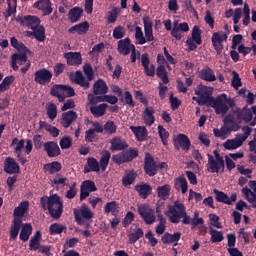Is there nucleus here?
<instances>
[{
  "instance_id": "nucleus-54",
  "label": "nucleus",
  "mask_w": 256,
  "mask_h": 256,
  "mask_svg": "<svg viewBox=\"0 0 256 256\" xmlns=\"http://www.w3.org/2000/svg\"><path fill=\"white\" fill-rule=\"evenodd\" d=\"M238 119H242L245 123H251V119H253V112L250 108H243L238 115Z\"/></svg>"
},
{
  "instance_id": "nucleus-32",
  "label": "nucleus",
  "mask_w": 256,
  "mask_h": 256,
  "mask_svg": "<svg viewBox=\"0 0 256 256\" xmlns=\"http://www.w3.org/2000/svg\"><path fill=\"white\" fill-rule=\"evenodd\" d=\"M101 167L99 166V161L93 157L87 158V166L84 167V173H99Z\"/></svg>"
},
{
  "instance_id": "nucleus-41",
  "label": "nucleus",
  "mask_w": 256,
  "mask_h": 256,
  "mask_svg": "<svg viewBox=\"0 0 256 256\" xmlns=\"http://www.w3.org/2000/svg\"><path fill=\"white\" fill-rule=\"evenodd\" d=\"M62 168L63 166L57 161L50 162L44 165V171L45 173H49V175H55V173H59Z\"/></svg>"
},
{
  "instance_id": "nucleus-53",
  "label": "nucleus",
  "mask_w": 256,
  "mask_h": 256,
  "mask_svg": "<svg viewBox=\"0 0 256 256\" xmlns=\"http://www.w3.org/2000/svg\"><path fill=\"white\" fill-rule=\"evenodd\" d=\"M63 231H67V226L60 223H54L49 228L50 235H61Z\"/></svg>"
},
{
  "instance_id": "nucleus-52",
  "label": "nucleus",
  "mask_w": 256,
  "mask_h": 256,
  "mask_svg": "<svg viewBox=\"0 0 256 256\" xmlns=\"http://www.w3.org/2000/svg\"><path fill=\"white\" fill-rule=\"evenodd\" d=\"M209 233L211 235L210 241L212 243H221V241H223V239H225V237H223V232L218 231V230L214 229L213 227L209 228Z\"/></svg>"
},
{
  "instance_id": "nucleus-3",
  "label": "nucleus",
  "mask_w": 256,
  "mask_h": 256,
  "mask_svg": "<svg viewBox=\"0 0 256 256\" xmlns=\"http://www.w3.org/2000/svg\"><path fill=\"white\" fill-rule=\"evenodd\" d=\"M206 105L208 107H212L216 115H227V113H229V109L235 107V100L227 97V94L223 93L218 95L216 98L212 97L210 102Z\"/></svg>"
},
{
  "instance_id": "nucleus-13",
  "label": "nucleus",
  "mask_w": 256,
  "mask_h": 256,
  "mask_svg": "<svg viewBox=\"0 0 256 256\" xmlns=\"http://www.w3.org/2000/svg\"><path fill=\"white\" fill-rule=\"evenodd\" d=\"M181 31L184 33H187L189 31V24L187 22H183L179 24V21L175 20L173 22V27L171 31L172 37L176 39L177 41H181L183 39V35L181 34Z\"/></svg>"
},
{
  "instance_id": "nucleus-17",
  "label": "nucleus",
  "mask_w": 256,
  "mask_h": 256,
  "mask_svg": "<svg viewBox=\"0 0 256 256\" xmlns=\"http://www.w3.org/2000/svg\"><path fill=\"white\" fill-rule=\"evenodd\" d=\"M64 59L67 61V65L73 67H79L83 63V56L81 52H67L64 54Z\"/></svg>"
},
{
  "instance_id": "nucleus-20",
  "label": "nucleus",
  "mask_w": 256,
  "mask_h": 256,
  "mask_svg": "<svg viewBox=\"0 0 256 256\" xmlns=\"http://www.w3.org/2000/svg\"><path fill=\"white\" fill-rule=\"evenodd\" d=\"M110 150L114 151H125L129 147L125 139L117 136L111 139L110 141Z\"/></svg>"
},
{
  "instance_id": "nucleus-8",
  "label": "nucleus",
  "mask_w": 256,
  "mask_h": 256,
  "mask_svg": "<svg viewBox=\"0 0 256 256\" xmlns=\"http://www.w3.org/2000/svg\"><path fill=\"white\" fill-rule=\"evenodd\" d=\"M74 217L78 225H83V219L89 221L93 217V211L84 203L79 209H74Z\"/></svg>"
},
{
  "instance_id": "nucleus-18",
  "label": "nucleus",
  "mask_w": 256,
  "mask_h": 256,
  "mask_svg": "<svg viewBox=\"0 0 256 256\" xmlns=\"http://www.w3.org/2000/svg\"><path fill=\"white\" fill-rule=\"evenodd\" d=\"M44 151H46L48 157H59L61 155V148L54 141L44 143Z\"/></svg>"
},
{
  "instance_id": "nucleus-64",
  "label": "nucleus",
  "mask_w": 256,
  "mask_h": 256,
  "mask_svg": "<svg viewBox=\"0 0 256 256\" xmlns=\"http://www.w3.org/2000/svg\"><path fill=\"white\" fill-rule=\"evenodd\" d=\"M223 147L226 148L228 151H233V149H239V144L237 140L231 139L224 142Z\"/></svg>"
},
{
  "instance_id": "nucleus-19",
  "label": "nucleus",
  "mask_w": 256,
  "mask_h": 256,
  "mask_svg": "<svg viewBox=\"0 0 256 256\" xmlns=\"http://www.w3.org/2000/svg\"><path fill=\"white\" fill-rule=\"evenodd\" d=\"M133 46L135 45L131 43V38L127 37L118 41L117 51L120 55H129L132 51L131 47Z\"/></svg>"
},
{
  "instance_id": "nucleus-51",
  "label": "nucleus",
  "mask_w": 256,
  "mask_h": 256,
  "mask_svg": "<svg viewBox=\"0 0 256 256\" xmlns=\"http://www.w3.org/2000/svg\"><path fill=\"white\" fill-rule=\"evenodd\" d=\"M124 155V159L126 163H131L133 159H136V157H139V150L135 148H130L128 150H125L122 152Z\"/></svg>"
},
{
  "instance_id": "nucleus-30",
  "label": "nucleus",
  "mask_w": 256,
  "mask_h": 256,
  "mask_svg": "<svg viewBox=\"0 0 256 256\" xmlns=\"http://www.w3.org/2000/svg\"><path fill=\"white\" fill-rule=\"evenodd\" d=\"M81 17H83V8L79 6L71 8L68 12V19L70 23H78V21L81 20Z\"/></svg>"
},
{
  "instance_id": "nucleus-60",
  "label": "nucleus",
  "mask_w": 256,
  "mask_h": 256,
  "mask_svg": "<svg viewBox=\"0 0 256 256\" xmlns=\"http://www.w3.org/2000/svg\"><path fill=\"white\" fill-rule=\"evenodd\" d=\"M104 133L106 135H113L114 133H117V125H115V122L108 120L104 124Z\"/></svg>"
},
{
  "instance_id": "nucleus-37",
  "label": "nucleus",
  "mask_w": 256,
  "mask_h": 256,
  "mask_svg": "<svg viewBox=\"0 0 256 256\" xmlns=\"http://www.w3.org/2000/svg\"><path fill=\"white\" fill-rule=\"evenodd\" d=\"M200 78L203 79V81H208L209 83L217 81V77L215 76L213 69H211L210 67H205L201 70Z\"/></svg>"
},
{
  "instance_id": "nucleus-40",
  "label": "nucleus",
  "mask_w": 256,
  "mask_h": 256,
  "mask_svg": "<svg viewBox=\"0 0 256 256\" xmlns=\"http://www.w3.org/2000/svg\"><path fill=\"white\" fill-rule=\"evenodd\" d=\"M50 95H52V97H56L60 103H63V101H65V95H63V84H56L52 86Z\"/></svg>"
},
{
  "instance_id": "nucleus-12",
  "label": "nucleus",
  "mask_w": 256,
  "mask_h": 256,
  "mask_svg": "<svg viewBox=\"0 0 256 256\" xmlns=\"http://www.w3.org/2000/svg\"><path fill=\"white\" fill-rule=\"evenodd\" d=\"M97 191V186L92 180L83 181L80 186V201H85L93 192Z\"/></svg>"
},
{
  "instance_id": "nucleus-63",
  "label": "nucleus",
  "mask_w": 256,
  "mask_h": 256,
  "mask_svg": "<svg viewBox=\"0 0 256 256\" xmlns=\"http://www.w3.org/2000/svg\"><path fill=\"white\" fill-rule=\"evenodd\" d=\"M12 59L18 65H25V63H27V54H25V53H15V54L12 55Z\"/></svg>"
},
{
  "instance_id": "nucleus-50",
  "label": "nucleus",
  "mask_w": 256,
  "mask_h": 256,
  "mask_svg": "<svg viewBox=\"0 0 256 256\" xmlns=\"http://www.w3.org/2000/svg\"><path fill=\"white\" fill-rule=\"evenodd\" d=\"M214 195H216V201L218 203H224L225 205H231V198L223 191L214 189Z\"/></svg>"
},
{
  "instance_id": "nucleus-24",
  "label": "nucleus",
  "mask_w": 256,
  "mask_h": 256,
  "mask_svg": "<svg viewBox=\"0 0 256 256\" xmlns=\"http://www.w3.org/2000/svg\"><path fill=\"white\" fill-rule=\"evenodd\" d=\"M4 171L8 175H15L19 171V164L12 157H7L4 162Z\"/></svg>"
},
{
  "instance_id": "nucleus-34",
  "label": "nucleus",
  "mask_w": 256,
  "mask_h": 256,
  "mask_svg": "<svg viewBox=\"0 0 256 256\" xmlns=\"http://www.w3.org/2000/svg\"><path fill=\"white\" fill-rule=\"evenodd\" d=\"M24 22V27H28V29H32V31L37 29L41 24L39 17L33 15H26Z\"/></svg>"
},
{
  "instance_id": "nucleus-22",
  "label": "nucleus",
  "mask_w": 256,
  "mask_h": 256,
  "mask_svg": "<svg viewBox=\"0 0 256 256\" xmlns=\"http://www.w3.org/2000/svg\"><path fill=\"white\" fill-rule=\"evenodd\" d=\"M181 232H176L174 234H171L169 232H165L164 235L161 237V241L164 245H169L171 243H174V247H177V243L181 241Z\"/></svg>"
},
{
  "instance_id": "nucleus-47",
  "label": "nucleus",
  "mask_w": 256,
  "mask_h": 256,
  "mask_svg": "<svg viewBox=\"0 0 256 256\" xmlns=\"http://www.w3.org/2000/svg\"><path fill=\"white\" fill-rule=\"evenodd\" d=\"M13 83H15V76H6L0 83V93H5V91H9V87H11Z\"/></svg>"
},
{
  "instance_id": "nucleus-62",
  "label": "nucleus",
  "mask_w": 256,
  "mask_h": 256,
  "mask_svg": "<svg viewBox=\"0 0 256 256\" xmlns=\"http://www.w3.org/2000/svg\"><path fill=\"white\" fill-rule=\"evenodd\" d=\"M135 39L138 41V45H145V43H147V39H145L143 35V30L139 26L135 28Z\"/></svg>"
},
{
  "instance_id": "nucleus-23",
  "label": "nucleus",
  "mask_w": 256,
  "mask_h": 256,
  "mask_svg": "<svg viewBox=\"0 0 256 256\" xmlns=\"http://www.w3.org/2000/svg\"><path fill=\"white\" fill-rule=\"evenodd\" d=\"M23 227V220L21 218H14L10 227V241H15L19 237V231Z\"/></svg>"
},
{
  "instance_id": "nucleus-49",
  "label": "nucleus",
  "mask_w": 256,
  "mask_h": 256,
  "mask_svg": "<svg viewBox=\"0 0 256 256\" xmlns=\"http://www.w3.org/2000/svg\"><path fill=\"white\" fill-rule=\"evenodd\" d=\"M46 114L50 121H55L57 119V104L47 103L46 104Z\"/></svg>"
},
{
  "instance_id": "nucleus-39",
  "label": "nucleus",
  "mask_w": 256,
  "mask_h": 256,
  "mask_svg": "<svg viewBox=\"0 0 256 256\" xmlns=\"http://www.w3.org/2000/svg\"><path fill=\"white\" fill-rule=\"evenodd\" d=\"M109 161H111V152H109V150L102 151L100 162H98L101 171H107V167H109Z\"/></svg>"
},
{
  "instance_id": "nucleus-55",
  "label": "nucleus",
  "mask_w": 256,
  "mask_h": 256,
  "mask_svg": "<svg viewBox=\"0 0 256 256\" xmlns=\"http://www.w3.org/2000/svg\"><path fill=\"white\" fill-rule=\"evenodd\" d=\"M143 235H145V233L143 232L142 228L136 229L135 232L130 233L128 235L129 243L131 245H135V243H137L138 239H141V237H143Z\"/></svg>"
},
{
  "instance_id": "nucleus-35",
  "label": "nucleus",
  "mask_w": 256,
  "mask_h": 256,
  "mask_svg": "<svg viewBox=\"0 0 256 256\" xmlns=\"http://www.w3.org/2000/svg\"><path fill=\"white\" fill-rule=\"evenodd\" d=\"M39 129H45V131H47L51 135V137H59V129L47 123L46 121H39Z\"/></svg>"
},
{
  "instance_id": "nucleus-48",
  "label": "nucleus",
  "mask_w": 256,
  "mask_h": 256,
  "mask_svg": "<svg viewBox=\"0 0 256 256\" xmlns=\"http://www.w3.org/2000/svg\"><path fill=\"white\" fill-rule=\"evenodd\" d=\"M156 75L161 79L164 85L169 83V75L167 74V68L164 65H160L156 69Z\"/></svg>"
},
{
  "instance_id": "nucleus-6",
  "label": "nucleus",
  "mask_w": 256,
  "mask_h": 256,
  "mask_svg": "<svg viewBox=\"0 0 256 256\" xmlns=\"http://www.w3.org/2000/svg\"><path fill=\"white\" fill-rule=\"evenodd\" d=\"M195 95H198L200 99L197 100L198 105H208L213 99V91L209 87L199 84L195 90Z\"/></svg>"
},
{
  "instance_id": "nucleus-59",
  "label": "nucleus",
  "mask_w": 256,
  "mask_h": 256,
  "mask_svg": "<svg viewBox=\"0 0 256 256\" xmlns=\"http://www.w3.org/2000/svg\"><path fill=\"white\" fill-rule=\"evenodd\" d=\"M159 224L156 226L157 235H163L165 229H167V218L164 216H159Z\"/></svg>"
},
{
  "instance_id": "nucleus-45",
  "label": "nucleus",
  "mask_w": 256,
  "mask_h": 256,
  "mask_svg": "<svg viewBox=\"0 0 256 256\" xmlns=\"http://www.w3.org/2000/svg\"><path fill=\"white\" fill-rule=\"evenodd\" d=\"M104 213H106V215H109V213H111L114 217H116V215L119 213V202H108L104 207Z\"/></svg>"
},
{
  "instance_id": "nucleus-44",
  "label": "nucleus",
  "mask_w": 256,
  "mask_h": 256,
  "mask_svg": "<svg viewBox=\"0 0 256 256\" xmlns=\"http://www.w3.org/2000/svg\"><path fill=\"white\" fill-rule=\"evenodd\" d=\"M157 195L160 199H163V201H167L171 195V186L169 184L159 186L157 188Z\"/></svg>"
},
{
  "instance_id": "nucleus-2",
  "label": "nucleus",
  "mask_w": 256,
  "mask_h": 256,
  "mask_svg": "<svg viewBox=\"0 0 256 256\" xmlns=\"http://www.w3.org/2000/svg\"><path fill=\"white\" fill-rule=\"evenodd\" d=\"M43 209H47L52 219H59L63 215V201L57 194H53L48 198L42 197L40 199Z\"/></svg>"
},
{
  "instance_id": "nucleus-29",
  "label": "nucleus",
  "mask_w": 256,
  "mask_h": 256,
  "mask_svg": "<svg viewBox=\"0 0 256 256\" xmlns=\"http://www.w3.org/2000/svg\"><path fill=\"white\" fill-rule=\"evenodd\" d=\"M109 92V87L103 79H98L93 85L94 95H107Z\"/></svg>"
},
{
  "instance_id": "nucleus-25",
  "label": "nucleus",
  "mask_w": 256,
  "mask_h": 256,
  "mask_svg": "<svg viewBox=\"0 0 256 256\" xmlns=\"http://www.w3.org/2000/svg\"><path fill=\"white\" fill-rule=\"evenodd\" d=\"M134 189L141 199H147V197L153 193V187H151L149 183L142 182L141 184H137Z\"/></svg>"
},
{
  "instance_id": "nucleus-15",
  "label": "nucleus",
  "mask_w": 256,
  "mask_h": 256,
  "mask_svg": "<svg viewBox=\"0 0 256 256\" xmlns=\"http://www.w3.org/2000/svg\"><path fill=\"white\" fill-rule=\"evenodd\" d=\"M33 7L34 9H38V11H42L44 17L53 13V4L51 3V0H38L34 3Z\"/></svg>"
},
{
  "instance_id": "nucleus-27",
  "label": "nucleus",
  "mask_w": 256,
  "mask_h": 256,
  "mask_svg": "<svg viewBox=\"0 0 256 256\" xmlns=\"http://www.w3.org/2000/svg\"><path fill=\"white\" fill-rule=\"evenodd\" d=\"M142 119L147 127H151L155 123V109H153V107L146 106L142 113Z\"/></svg>"
},
{
  "instance_id": "nucleus-56",
  "label": "nucleus",
  "mask_w": 256,
  "mask_h": 256,
  "mask_svg": "<svg viewBox=\"0 0 256 256\" xmlns=\"http://www.w3.org/2000/svg\"><path fill=\"white\" fill-rule=\"evenodd\" d=\"M33 31V37L40 43H43L45 41V27L43 26H38L36 27Z\"/></svg>"
},
{
  "instance_id": "nucleus-33",
  "label": "nucleus",
  "mask_w": 256,
  "mask_h": 256,
  "mask_svg": "<svg viewBox=\"0 0 256 256\" xmlns=\"http://www.w3.org/2000/svg\"><path fill=\"white\" fill-rule=\"evenodd\" d=\"M107 107L109 105L103 103L95 106L90 107V113L95 117L96 119H99V117H103L105 113H107Z\"/></svg>"
},
{
  "instance_id": "nucleus-4",
  "label": "nucleus",
  "mask_w": 256,
  "mask_h": 256,
  "mask_svg": "<svg viewBox=\"0 0 256 256\" xmlns=\"http://www.w3.org/2000/svg\"><path fill=\"white\" fill-rule=\"evenodd\" d=\"M214 157L211 154H207L208 163L206 165L209 173H223L225 171V160L223 156L219 154V150L213 151Z\"/></svg>"
},
{
  "instance_id": "nucleus-7",
  "label": "nucleus",
  "mask_w": 256,
  "mask_h": 256,
  "mask_svg": "<svg viewBox=\"0 0 256 256\" xmlns=\"http://www.w3.org/2000/svg\"><path fill=\"white\" fill-rule=\"evenodd\" d=\"M157 171H159V165H157V162H155L153 155L147 152L144 158V172L146 175H148V177H155Z\"/></svg>"
},
{
  "instance_id": "nucleus-28",
  "label": "nucleus",
  "mask_w": 256,
  "mask_h": 256,
  "mask_svg": "<svg viewBox=\"0 0 256 256\" xmlns=\"http://www.w3.org/2000/svg\"><path fill=\"white\" fill-rule=\"evenodd\" d=\"M89 31V22L84 21L79 24H76L68 29V33L71 35H85Z\"/></svg>"
},
{
  "instance_id": "nucleus-46",
  "label": "nucleus",
  "mask_w": 256,
  "mask_h": 256,
  "mask_svg": "<svg viewBox=\"0 0 256 256\" xmlns=\"http://www.w3.org/2000/svg\"><path fill=\"white\" fill-rule=\"evenodd\" d=\"M242 194L245 199L251 203L252 207L256 209V193L251 191L248 187L242 188Z\"/></svg>"
},
{
  "instance_id": "nucleus-31",
  "label": "nucleus",
  "mask_w": 256,
  "mask_h": 256,
  "mask_svg": "<svg viewBox=\"0 0 256 256\" xmlns=\"http://www.w3.org/2000/svg\"><path fill=\"white\" fill-rule=\"evenodd\" d=\"M89 81L91 80H89V78H85L81 71L75 72L74 83L76 85H80V87H83V89L87 90L89 87H91V83Z\"/></svg>"
},
{
  "instance_id": "nucleus-10",
  "label": "nucleus",
  "mask_w": 256,
  "mask_h": 256,
  "mask_svg": "<svg viewBox=\"0 0 256 256\" xmlns=\"http://www.w3.org/2000/svg\"><path fill=\"white\" fill-rule=\"evenodd\" d=\"M53 79V72L47 68H41L34 73V81L38 85H49Z\"/></svg>"
},
{
  "instance_id": "nucleus-36",
  "label": "nucleus",
  "mask_w": 256,
  "mask_h": 256,
  "mask_svg": "<svg viewBox=\"0 0 256 256\" xmlns=\"http://www.w3.org/2000/svg\"><path fill=\"white\" fill-rule=\"evenodd\" d=\"M31 233H33V226L29 223L22 224L21 232L19 239L24 243L29 241V237H31Z\"/></svg>"
},
{
  "instance_id": "nucleus-21",
  "label": "nucleus",
  "mask_w": 256,
  "mask_h": 256,
  "mask_svg": "<svg viewBox=\"0 0 256 256\" xmlns=\"http://www.w3.org/2000/svg\"><path fill=\"white\" fill-rule=\"evenodd\" d=\"M74 121H77V112L70 110L68 112L62 113L61 125L64 127V129L71 127Z\"/></svg>"
},
{
  "instance_id": "nucleus-58",
  "label": "nucleus",
  "mask_w": 256,
  "mask_h": 256,
  "mask_svg": "<svg viewBox=\"0 0 256 256\" xmlns=\"http://www.w3.org/2000/svg\"><path fill=\"white\" fill-rule=\"evenodd\" d=\"M158 134H159V137L162 141V144L165 147H167L168 139H169V131H167V129H165L163 126L159 125L158 126Z\"/></svg>"
},
{
  "instance_id": "nucleus-42",
  "label": "nucleus",
  "mask_w": 256,
  "mask_h": 256,
  "mask_svg": "<svg viewBox=\"0 0 256 256\" xmlns=\"http://www.w3.org/2000/svg\"><path fill=\"white\" fill-rule=\"evenodd\" d=\"M41 231H37L35 235L30 239L29 249L30 251H38L41 247Z\"/></svg>"
},
{
  "instance_id": "nucleus-11",
  "label": "nucleus",
  "mask_w": 256,
  "mask_h": 256,
  "mask_svg": "<svg viewBox=\"0 0 256 256\" xmlns=\"http://www.w3.org/2000/svg\"><path fill=\"white\" fill-rule=\"evenodd\" d=\"M228 35L226 32H214L211 37L212 45L217 53V55H221L223 53V42L228 39Z\"/></svg>"
},
{
  "instance_id": "nucleus-9",
  "label": "nucleus",
  "mask_w": 256,
  "mask_h": 256,
  "mask_svg": "<svg viewBox=\"0 0 256 256\" xmlns=\"http://www.w3.org/2000/svg\"><path fill=\"white\" fill-rule=\"evenodd\" d=\"M201 43H203V40L201 39V29L199 26L195 25L192 29L191 37L186 40V44L189 51H195L197 45H201Z\"/></svg>"
},
{
  "instance_id": "nucleus-43",
  "label": "nucleus",
  "mask_w": 256,
  "mask_h": 256,
  "mask_svg": "<svg viewBox=\"0 0 256 256\" xmlns=\"http://www.w3.org/2000/svg\"><path fill=\"white\" fill-rule=\"evenodd\" d=\"M135 179H137V172L134 170L128 171L122 178V185L124 187H129V185L135 183Z\"/></svg>"
},
{
  "instance_id": "nucleus-14",
  "label": "nucleus",
  "mask_w": 256,
  "mask_h": 256,
  "mask_svg": "<svg viewBox=\"0 0 256 256\" xmlns=\"http://www.w3.org/2000/svg\"><path fill=\"white\" fill-rule=\"evenodd\" d=\"M174 147L177 150L181 148L183 151H189L191 149V140L185 134H178L174 139Z\"/></svg>"
},
{
  "instance_id": "nucleus-1",
  "label": "nucleus",
  "mask_w": 256,
  "mask_h": 256,
  "mask_svg": "<svg viewBox=\"0 0 256 256\" xmlns=\"http://www.w3.org/2000/svg\"><path fill=\"white\" fill-rule=\"evenodd\" d=\"M166 215L170 223H173L174 225L181 223V219L183 225H191L193 221L191 216L187 215V207H185V204L179 200H176L172 205H168Z\"/></svg>"
},
{
  "instance_id": "nucleus-61",
  "label": "nucleus",
  "mask_w": 256,
  "mask_h": 256,
  "mask_svg": "<svg viewBox=\"0 0 256 256\" xmlns=\"http://www.w3.org/2000/svg\"><path fill=\"white\" fill-rule=\"evenodd\" d=\"M126 33H127V30L125 29V27L119 25L114 28L112 35L114 39H123Z\"/></svg>"
},
{
  "instance_id": "nucleus-5",
  "label": "nucleus",
  "mask_w": 256,
  "mask_h": 256,
  "mask_svg": "<svg viewBox=\"0 0 256 256\" xmlns=\"http://www.w3.org/2000/svg\"><path fill=\"white\" fill-rule=\"evenodd\" d=\"M138 214L146 225H153L157 221L155 216V209L151 208L149 204L144 203L137 206Z\"/></svg>"
},
{
  "instance_id": "nucleus-26",
  "label": "nucleus",
  "mask_w": 256,
  "mask_h": 256,
  "mask_svg": "<svg viewBox=\"0 0 256 256\" xmlns=\"http://www.w3.org/2000/svg\"><path fill=\"white\" fill-rule=\"evenodd\" d=\"M130 131L135 135L137 141H147V135H149V132L145 126H130Z\"/></svg>"
},
{
  "instance_id": "nucleus-38",
  "label": "nucleus",
  "mask_w": 256,
  "mask_h": 256,
  "mask_svg": "<svg viewBox=\"0 0 256 256\" xmlns=\"http://www.w3.org/2000/svg\"><path fill=\"white\" fill-rule=\"evenodd\" d=\"M29 211V202L23 201L21 202L18 207L14 209V219H21V217L25 216V213Z\"/></svg>"
},
{
  "instance_id": "nucleus-16",
  "label": "nucleus",
  "mask_w": 256,
  "mask_h": 256,
  "mask_svg": "<svg viewBox=\"0 0 256 256\" xmlns=\"http://www.w3.org/2000/svg\"><path fill=\"white\" fill-rule=\"evenodd\" d=\"M141 65L144 68V73L147 77H155V64H151L149 54L144 53L141 55Z\"/></svg>"
},
{
  "instance_id": "nucleus-57",
  "label": "nucleus",
  "mask_w": 256,
  "mask_h": 256,
  "mask_svg": "<svg viewBox=\"0 0 256 256\" xmlns=\"http://www.w3.org/2000/svg\"><path fill=\"white\" fill-rule=\"evenodd\" d=\"M175 189H181L183 194L187 193V189H189L187 179L185 177L177 178L175 180Z\"/></svg>"
}]
</instances>
